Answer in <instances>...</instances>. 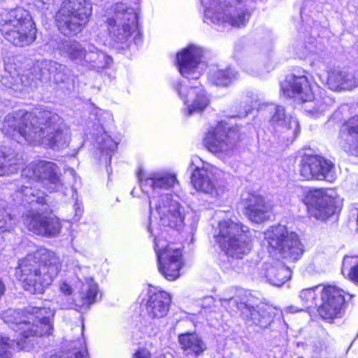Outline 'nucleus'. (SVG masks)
Returning <instances> with one entry per match:
<instances>
[{"instance_id":"nucleus-50","label":"nucleus","mask_w":358,"mask_h":358,"mask_svg":"<svg viewBox=\"0 0 358 358\" xmlns=\"http://www.w3.org/2000/svg\"><path fill=\"white\" fill-rule=\"evenodd\" d=\"M313 64L315 65V66H320L319 65V61L315 59L313 62Z\"/></svg>"},{"instance_id":"nucleus-41","label":"nucleus","mask_w":358,"mask_h":358,"mask_svg":"<svg viewBox=\"0 0 358 358\" xmlns=\"http://www.w3.org/2000/svg\"><path fill=\"white\" fill-rule=\"evenodd\" d=\"M73 209L75 211L73 220L74 221H78L83 213V208L82 207V205L80 203H78V202H76V203L73 206Z\"/></svg>"},{"instance_id":"nucleus-43","label":"nucleus","mask_w":358,"mask_h":358,"mask_svg":"<svg viewBox=\"0 0 358 358\" xmlns=\"http://www.w3.org/2000/svg\"><path fill=\"white\" fill-rule=\"evenodd\" d=\"M135 358H150V352L144 348L139 349L134 354Z\"/></svg>"},{"instance_id":"nucleus-31","label":"nucleus","mask_w":358,"mask_h":358,"mask_svg":"<svg viewBox=\"0 0 358 358\" xmlns=\"http://www.w3.org/2000/svg\"><path fill=\"white\" fill-rule=\"evenodd\" d=\"M59 51L62 56L67 58L74 64L82 66L83 59L86 53L87 45H83L80 42L66 41L59 46Z\"/></svg>"},{"instance_id":"nucleus-44","label":"nucleus","mask_w":358,"mask_h":358,"mask_svg":"<svg viewBox=\"0 0 358 358\" xmlns=\"http://www.w3.org/2000/svg\"><path fill=\"white\" fill-rule=\"evenodd\" d=\"M59 289L60 291L66 296H70L73 292L71 287L66 282L61 283Z\"/></svg>"},{"instance_id":"nucleus-55","label":"nucleus","mask_w":358,"mask_h":358,"mask_svg":"<svg viewBox=\"0 0 358 358\" xmlns=\"http://www.w3.org/2000/svg\"><path fill=\"white\" fill-rule=\"evenodd\" d=\"M193 164H194V160H192V163H191V164H190V166H190V168H192Z\"/></svg>"},{"instance_id":"nucleus-29","label":"nucleus","mask_w":358,"mask_h":358,"mask_svg":"<svg viewBox=\"0 0 358 358\" xmlns=\"http://www.w3.org/2000/svg\"><path fill=\"white\" fill-rule=\"evenodd\" d=\"M112 62V58L92 44H87L82 66L99 71Z\"/></svg>"},{"instance_id":"nucleus-40","label":"nucleus","mask_w":358,"mask_h":358,"mask_svg":"<svg viewBox=\"0 0 358 358\" xmlns=\"http://www.w3.org/2000/svg\"><path fill=\"white\" fill-rule=\"evenodd\" d=\"M15 224L11 215L4 208H0V232L10 231Z\"/></svg>"},{"instance_id":"nucleus-30","label":"nucleus","mask_w":358,"mask_h":358,"mask_svg":"<svg viewBox=\"0 0 358 358\" xmlns=\"http://www.w3.org/2000/svg\"><path fill=\"white\" fill-rule=\"evenodd\" d=\"M99 293L97 284L92 278H86L79 296L75 299V306L80 309H88L96 301Z\"/></svg>"},{"instance_id":"nucleus-6","label":"nucleus","mask_w":358,"mask_h":358,"mask_svg":"<svg viewBox=\"0 0 358 358\" xmlns=\"http://www.w3.org/2000/svg\"><path fill=\"white\" fill-rule=\"evenodd\" d=\"M221 250L229 257L242 259L251 250L248 228L231 220L218 224V233L214 235Z\"/></svg>"},{"instance_id":"nucleus-3","label":"nucleus","mask_w":358,"mask_h":358,"mask_svg":"<svg viewBox=\"0 0 358 358\" xmlns=\"http://www.w3.org/2000/svg\"><path fill=\"white\" fill-rule=\"evenodd\" d=\"M61 266L54 252L40 248L19 260L15 275L24 290L32 294H42L58 275Z\"/></svg>"},{"instance_id":"nucleus-54","label":"nucleus","mask_w":358,"mask_h":358,"mask_svg":"<svg viewBox=\"0 0 358 358\" xmlns=\"http://www.w3.org/2000/svg\"><path fill=\"white\" fill-rule=\"evenodd\" d=\"M206 300L212 301L213 299L211 297L206 298Z\"/></svg>"},{"instance_id":"nucleus-19","label":"nucleus","mask_w":358,"mask_h":358,"mask_svg":"<svg viewBox=\"0 0 358 358\" xmlns=\"http://www.w3.org/2000/svg\"><path fill=\"white\" fill-rule=\"evenodd\" d=\"M36 79L56 85L68 83L71 78V70L64 64L48 59L38 60L34 65Z\"/></svg>"},{"instance_id":"nucleus-34","label":"nucleus","mask_w":358,"mask_h":358,"mask_svg":"<svg viewBox=\"0 0 358 358\" xmlns=\"http://www.w3.org/2000/svg\"><path fill=\"white\" fill-rule=\"evenodd\" d=\"M266 277L273 285L280 287L291 278V271L284 265L271 266L266 269Z\"/></svg>"},{"instance_id":"nucleus-51","label":"nucleus","mask_w":358,"mask_h":358,"mask_svg":"<svg viewBox=\"0 0 358 358\" xmlns=\"http://www.w3.org/2000/svg\"><path fill=\"white\" fill-rule=\"evenodd\" d=\"M249 111H250V106H248V108L245 110V111L244 113V115H246Z\"/></svg>"},{"instance_id":"nucleus-7","label":"nucleus","mask_w":358,"mask_h":358,"mask_svg":"<svg viewBox=\"0 0 358 358\" xmlns=\"http://www.w3.org/2000/svg\"><path fill=\"white\" fill-rule=\"evenodd\" d=\"M0 31L5 38L16 46L29 45L36 39V29L29 13L17 8L1 14Z\"/></svg>"},{"instance_id":"nucleus-2","label":"nucleus","mask_w":358,"mask_h":358,"mask_svg":"<svg viewBox=\"0 0 358 358\" xmlns=\"http://www.w3.org/2000/svg\"><path fill=\"white\" fill-rule=\"evenodd\" d=\"M141 190L149 194L150 213L153 208L157 213L161 224L171 228H179L184 221V215L180 211V206L171 196L160 193L169 189L176 181L175 176L164 173H145L139 169L137 173Z\"/></svg>"},{"instance_id":"nucleus-37","label":"nucleus","mask_w":358,"mask_h":358,"mask_svg":"<svg viewBox=\"0 0 358 358\" xmlns=\"http://www.w3.org/2000/svg\"><path fill=\"white\" fill-rule=\"evenodd\" d=\"M96 142L99 145L98 148L101 152H105L109 156L108 162L110 163L112 154L117 148V143L113 141L111 137L106 133H103L100 136L97 137Z\"/></svg>"},{"instance_id":"nucleus-36","label":"nucleus","mask_w":358,"mask_h":358,"mask_svg":"<svg viewBox=\"0 0 358 358\" xmlns=\"http://www.w3.org/2000/svg\"><path fill=\"white\" fill-rule=\"evenodd\" d=\"M24 349L26 347L22 341H15L8 337L0 336V358H13V350Z\"/></svg>"},{"instance_id":"nucleus-10","label":"nucleus","mask_w":358,"mask_h":358,"mask_svg":"<svg viewBox=\"0 0 358 358\" xmlns=\"http://www.w3.org/2000/svg\"><path fill=\"white\" fill-rule=\"evenodd\" d=\"M268 248L282 257L297 260L303 254V248L297 235L289 232L284 225L272 226L264 232Z\"/></svg>"},{"instance_id":"nucleus-17","label":"nucleus","mask_w":358,"mask_h":358,"mask_svg":"<svg viewBox=\"0 0 358 358\" xmlns=\"http://www.w3.org/2000/svg\"><path fill=\"white\" fill-rule=\"evenodd\" d=\"M319 292L322 300L318 308L320 317L329 322L341 317L345 303L344 292L336 286L327 285Z\"/></svg>"},{"instance_id":"nucleus-46","label":"nucleus","mask_w":358,"mask_h":358,"mask_svg":"<svg viewBox=\"0 0 358 358\" xmlns=\"http://www.w3.org/2000/svg\"><path fill=\"white\" fill-rule=\"evenodd\" d=\"M6 290V285L3 279L0 277V298L5 294Z\"/></svg>"},{"instance_id":"nucleus-24","label":"nucleus","mask_w":358,"mask_h":358,"mask_svg":"<svg viewBox=\"0 0 358 358\" xmlns=\"http://www.w3.org/2000/svg\"><path fill=\"white\" fill-rule=\"evenodd\" d=\"M241 204L245 210V215L252 222L261 223L269 218L271 206L259 194L243 192L241 194Z\"/></svg>"},{"instance_id":"nucleus-18","label":"nucleus","mask_w":358,"mask_h":358,"mask_svg":"<svg viewBox=\"0 0 358 358\" xmlns=\"http://www.w3.org/2000/svg\"><path fill=\"white\" fill-rule=\"evenodd\" d=\"M334 172V164L321 156H306L301 163L300 173L306 180H324L332 182L335 179Z\"/></svg>"},{"instance_id":"nucleus-20","label":"nucleus","mask_w":358,"mask_h":358,"mask_svg":"<svg viewBox=\"0 0 358 358\" xmlns=\"http://www.w3.org/2000/svg\"><path fill=\"white\" fill-rule=\"evenodd\" d=\"M202 50L194 45H189L177 55V65L180 74L189 80H197L204 64L201 63Z\"/></svg>"},{"instance_id":"nucleus-11","label":"nucleus","mask_w":358,"mask_h":358,"mask_svg":"<svg viewBox=\"0 0 358 358\" xmlns=\"http://www.w3.org/2000/svg\"><path fill=\"white\" fill-rule=\"evenodd\" d=\"M310 216L326 220L340 210L342 200L334 189H315L307 191L303 199Z\"/></svg>"},{"instance_id":"nucleus-4","label":"nucleus","mask_w":358,"mask_h":358,"mask_svg":"<svg viewBox=\"0 0 358 358\" xmlns=\"http://www.w3.org/2000/svg\"><path fill=\"white\" fill-rule=\"evenodd\" d=\"M15 197L23 205H31V209L22 215L24 224L29 231L43 236H55L62 225L59 219L51 215L44 194L31 186L22 185L15 192Z\"/></svg>"},{"instance_id":"nucleus-23","label":"nucleus","mask_w":358,"mask_h":358,"mask_svg":"<svg viewBox=\"0 0 358 358\" xmlns=\"http://www.w3.org/2000/svg\"><path fill=\"white\" fill-rule=\"evenodd\" d=\"M281 90L286 96L296 98L303 102L310 101L313 98L309 81L304 74L287 76L281 84Z\"/></svg>"},{"instance_id":"nucleus-16","label":"nucleus","mask_w":358,"mask_h":358,"mask_svg":"<svg viewBox=\"0 0 358 358\" xmlns=\"http://www.w3.org/2000/svg\"><path fill=\"white\" fill-rule=\"evenodd\" d=\"M159 241L155 238V250L157 256L158 269L164 277L169 280H174L179 275L182 266V252L180 249L167 245L164 248L159 245Z\"/></svg>"},{"instance_id":"nucleus-28","label":"nucleus","mask_w":358,"mask_h":358,"mask_svg":"<svg viewBox=\"0 0 358 358\" xmlns=\"http://www.w3.org/2000/svg\"><path fill=\"white\" fill-rule=\"evenodd\" d=\"M327 84L333 91L352 90L358 87V75L348 71H333L328 73Z\"/></svg>"},{"instance_id":"nucleus-52","label":"nucleus","mask_w":358,"mask_h":358,"mask_svg":"<svg viewBox=\"0 0 358 358\" xmlns=\"http://www.w3.org/2000/svg\"><path fill=\"white\" fill-rule=\"evenodd\" d=\"M72 305H73L72 303L69 304V305H64V308H71Z\"/></svg>"},{"instance_id":"nucleus-15","label":"nucleus","mask_w":358,"mask_h":358,"mask_svg":"<svg viewBox=\"0 0 358 358\" xmlns=\"http://www.w3.org/2000/svg\"><path fill=\"white\" fill-rule=\"evenodd\" d=\"M222 173L215 167H195L191 176L194 187L211 198H219L224 192V187L220 185L219 178Z\"/></svg>"},{"instance_id":"nucleus-56","label":"nucleus","mask_w":358,"mask_h":358,"mask_svg":"<svg viewBox=\"0 0 358 358\" xmlns=\"http://www.w3.org/2000/svg\"><path fill=\"white\" fill-rule=\"evenodd\" d=\"M157 358H166L164 356L160 355Z\"/></svg>"},{"instance_id":"nucleus-8","label":"nucleus","mask_w":358,"mask_h":358,"mask_svg":"<svg viewBox=\"0 0 358 358\" xmlns=\"http://www.w3.org/2000/svg\"><path fill=\"white\" fill-rule=\"evenodd\" d=\"M206 7L205 17L217 24L235 27L245 26L250 13L242 0H201Z\"/></svg>"},{"instance_id":"nucleus-33","label":"nucleus","mask_w":358,"mask_h":358,"mask_svg":"<svg viewBox=\"0 0 358 358\" xmlns=\"http://www.w3.org/2000/svg\"><path fill=\"white\" fill-rule=\"evenodd\" d=\"M190 101L192 103L187 105L188 115L202 111L209 102L203 89L199 86H190L187 99L185 101V103L187 104Z\"/></svg>"},{"instance_id":"nucleus-38","label":"nucleus","mask_w":358,"mask_h":358,"mask_svg":"<svg viewBox=\"0 0 358 358\" xmlns=\"http://www.w3.org/2000/svg\"><path fill=\"white\" fill-rule=\"evenodd\" d=\"M3 162L6 165V169L9 171V175L17 171L23 164L22 157L14 152L3 154Z\"/></svg>"},{"instance_id":"nucleus-32","label":"nucleus","mask_w":358,"mask_h":358,"mask_svg":"<svg viewBox=\"0 0 358 358\" xmlns=\"http://www.w3.org/2000/svg\"><path fill=\"white\" fill-rule=\"evenodd\" d=\"M181 349L187 355H199L206 349L204 342L196 333L187 332L178 336Z\"/></svg>"},{"instance_id":"nucleus-45","label":"nucleus","mask_w":358,"mask_h":358,"mask_svg":"<svg viewBox=\"0 0 358 358\" xmlns=\"http://www.w3.org/2000/svg\"><path fill=\"white\" fill-rule=\"evenodd\" d=\"M9 175V171L6 169V165L0 159V176Z\"/></svg>"},{"instance_id":"nucleus-26","label":"nucleus","mask_w":358,"mask_h":358,"mask_svg":"<svg viewBox=\"0 0 358 358\" xmlns=\"http://www.w3.org/2000/svg\"><path fill=\"white\" fill-rule=\"evenodd\" d=\"M145 303V310L151 319H160L165 317L171 302V296L165 292L150 289Z\"/></svg>"},{"instance_id":"nucleus-1","label":"nucleus","mask_w":358,"mask_h":358,"mask_svg":"<svg viewBox=\"0 0 358 358\" xmlns=\"http://www.w3.org/2000/svg\"><path fill=\"white\" fill-rule=\"evenodd\" d=\"M1 130L13 139L22 137L29 143L53 150L66 148L71 138L63 119L48 110H40L37 115L24 110L10 113L4 117Z\"/></svg>"},{"instance_id":"nucleus-35","label":"nucleus","mask_w":358,"mask_h":358,"mask_svg":"<svg viewBox=\"0 0 358 358\" xmlns=\"http://www.w3.org/2000/svg\"><path fill=\"white\" fill-rule=\"evenodd\" d=\"M237 73L228 68L225 70L217 69L209 74V80L217 86H227L236 78Z\"/></svg>"},{"instance_id":"nucleus-13","label":"nucleus","mask_w":358,"mask_h":358,"mask_svg":"<svg viewBox=\"0 0 358 358\" xmlns=\"http://www.w3.org/2000/svg\"><path fill=\"white\" fill-rule=\"evenodd\" d=\"M22 177L39 181L50 192L58 191L62 187L59 168L53 162L40 160L22 169Z\"/></svg>"},{"instance_id":"nucleus-53","label":"nucleus","mask_w":358,"mask_h":358,"mask_svg":"<svg viewBox=\"0 0 358 358\" xmlns=\"http://www.w3.org/2000/svg\"><path fill=\"white\" fill-rule=\"evenodd\" d=\"M349 259H350V257H345V258H344V262H343V264H347L348 260Z\"/></svg>"},{"instance_id":"nucleus-14","label":"nucleus","mask_w":358,"mask_h":358,"mask_svg":"<svg viewBox=\"0 0 358 358\" xmlns=\"http://www.w3.org/2000/svg\"><path fill=\"white\" fill-rule=\"evenodd\" d=\"M222 306L225 303L231 305L230 308H236L241 310L246 322L249 324H254L262 329L267 328L272 322L274 317V309L266 305L260 304L256 307L244 303H238L237 299L233 296L221 299Z\"/></svg>"},{"instance_id":"nucleus-5","label":"nucleus","mask_w":358,"mask_h":358,"mask_svg":"<svg viewBox=\"0 0 358 358\" xmlns=\"http://www.w3.org/2000/svg\"><path fill=\"white\" fill-rule=\"evenodd\" d=\"M54 315L49 308L34 307L29 310L20 311L9 310L3 319L10 324L11 329L24 338L50 335L53 329L50 318Z\"/></svg>"},{"instance_id":"nucleus-25","label":"nucleus","mask_w":358,"mask_h":358,"mask_svg":"<svg viewBox=\"0 0 358 358\" xmlns=\"http://www.w3.org/2000/svg\"><path fill=\"white\" fill-rule=\"evenodd\" d=\"M241 204L245 210V215L252 222L261 223L269 218L271 206L259 194L243 192L241 194Z\"/></svg>"},{"instance_id":"nucleus-21","label":"nucleus","mask_w":358,"mask_h":358,"mask_svg":"<svg viewBox=\"0 0 358 358\" xmlns=\"http://www.w3.org/2000/svg\"><path fill=\"white\" fill-rule=\"evenodd\" d=\"M238 140L239 134L234 129H227L220 124L208 131L204 144L212 152H226L231 150Z\"/></svg>"},{"instance_id":"nucleus-57","label":"nucleus","mask_w":358,"mask_h":358,"mask_svg":"<svg viewBox=\"0 0 358 358\" xmlns=\"http://www.w3.org/2000/svg\"><path fill=\"white\" fill-rule=\"evenodd\" d=\"M198 85L199 87H201V86H200V83H198Z\"/></svg>"},{"instance_id":"nucleus-9","label":"nucleus","mask_w":358,"mask_h":358,"mask_svg":"<svg viewBox=\"0 0 358 358\" xmlns=\"http://www.w3.org/2000/svg\"><path fill=\"white\" fill-rule=\"evenodd\" d=\"M92 6L85 0H65L56 14L59 30L65 36H75L87 24Z\"/></svg>"},{"instance_id":"nucleus-22","label":"nucleus","mask_w":358,"mask_h":358,"mask_svg":"<svg viewBox=\"0 0 358 358\" xmlns=\"http://www.w3.org/2000/svg\"><path fill=\"white\" fill-rule=\"evenodd\" d=\"M274 108L275 113L271 122L280 141L287 145L293 142L300 131L299 122L296 119L286 115L283 107L275 106Z\"/></svg>"},{"instance_id":"nucleus-49","label":"nucleus","mask_w":358,"mask_h":358,"mask_svg":"<svg viewBox=\"0 0 358 358\" xmlns=\"http://www.w3.org/2000/svg\"><path fill=\"white\" fill-rule=\"evenodd\" d=\"M177 90L178 92V94L180 96H182V87L180 86V84H178L177 86ZM182 99H185V97L181 96Z\"/></svg>"},{"instance_id":"nucleus-12","label":"nucleus","mask_w":358,"mask_h":358,"mask_svg":"<svg viewBox=\"0 0 358 358\" xmlns=\"http://www.w3.org/2000/svg\"><path fill=\"white\" fill-rule=\"evenodd\" d=\"M113 10L117 26H114L110 30L113 38L117 43H124L135 33L134 43H139L141 34L137 31L138 14L134 9L123 3H117L114 5Z\"/></svg>"},{"instance_id":"nucleus-27","label":"nucleus","mask_w":358,"mask_h":358,"mask_svg":"<svg viewBox=\"0 0 358 358\" xmlns=\"http://www.w3.org/2000/svg\"><path fill=\"white\" fill-rule=\"evenodd\" d=\"M339 138L347 151L358 155V115L350 117L342 124Z\"/></svg>"},{"instance_id":"nucleus-42","label":"nucleus","mask_w":358,"mask_h":358,"mask_svg":"<svg viewBox=\"0 0 358 358\" xmlns=\"http://www.w3.org/2000/svg\"><path fill=\"white\" fill-rule=\"evenodd\" d=\"M349 276L352 281L358 284V264L351 268Z\"/></svg>"},{"instance_id":"nucleus-39","label":"nucleus","mask_w":358,"mask_h":358,"mask_svg":"<svg viewBox=\"0 0 358 358\" xmlns=\"http://www.w3.org/2000/svg\"><path fill=\"white\" fill-rule=\"evenodd\" d=\"M320 286H315L310 288L303 289L301 292L299 297L303 303L308 307L316 306V299Z\"/></svg>"},{"instance_id":"nucleus-47","label":"nucleus","mask_w":358,"mask_h":358,"mask_svg":"<svg viewBox=\"0 0 358 358\" xmlns=\"http://www.w3.org/2000/svg\"><path fill=\"white\" fill-rule=\"evenodd\" d=\"M327 108V104H321L320 106H318L317 108H315V113H322L325 111Z\"/></svg>"},{"instance_id":"nucleus-48","label":"nucleus","mask_w":358,"mask_h":358,"mask_svg":"<svg viewBox=\"0 0 358 358\" xmlns=\"http://www.w3.org/2000/svg\"><path fill=\"white\" fill-rule=\"evenodd\" d=\"M38 6L46 5L49 0H36Z\"/></svg>"}]
</instances>
